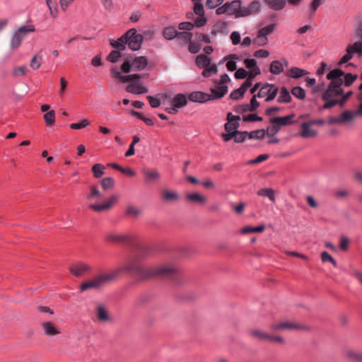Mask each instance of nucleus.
<instances>
[{
    "mask_svg": "<svg viewBox=\"0 0 362 362\" xmlns=\"http://www.w3.org/2000/svg\"><path fill=\"white\" fill-rule=\"evenodd\" d=\"M325 103L322 105V109H329L336 105H339L338 99L329 98L328 100H323Z\"/></svg>",
    "mask_w": 362,
    "mask_h": 362,
    "instance_id": "obj_59",
    "label": "nucleus"
},
{
    "mask_svg": "<svg viewBox=\"0 0 362 362\" xmlns=\"http://www.w3.org/2000/svg\"><path fill=\"white\" fill-rule=\"evenodd\" d=\"M117 199V197L116 196L113 195L110 197V199H108V201L106 203L101 204H93L89 206V208L91 209L92 210H93L95 211H98V212L108 210L112 206V205L114 204V203L115 202Z\"/></svg>",
    "mask_w": 362,
    "mask_h": 362,
    "instance_id": "obj_18",
    "label": "nucleus"
},
{
    "mask_svg": "<svg viewBox=\"0 0 362 362\" xmlns=\"http://www.w3.org/2000/svg\"><path fill=\"white\" fill-rule=\"evenodd\" d=\"M358 36L360 40L355 42L353 45H349L346 49V54L341 57L339 65L346 64L352 59L354 54L362 55V22L359 23L357 29Z\"/></svg>",
    "mask_w": 362,
    "mask_h": 362,
    "instance_id": "obj_6",
    "label": "nucleus"
},
{
    "mask_svg": "<svg viewBox=\"0 0 362 362\" xmlns=\"http://www.w3.org/2000/svg\"><path fill=\"white\" fill-rule=\"evenodd\" d=\"M224 0H206V7L208 9H213L220 6Z\"/></svg>",
    "mask_w": 362,
    "mask_h": 362,
    "instance_id": "obj_58",
    "label": "nucleus"
},
{
    "mask_svg": "<svg viewBox=\"0 0 362 362\" xmlns=\"http://www.w3.org/2000/svg\"><path fill=\"white\" fill-rule=\"evenodd\" d=\"M98 318L101 322H105L110 319L107 311L103 305L98 307Z\"/></svg>",
    "mask_w": 362,
    "mask_h": 362,
    "instance_id": "obj_37",
    "label": "nucleus"
},
{
    "mask_svg": "<svg viewBox=\"0 0 362 362\" xmlns=\"http://www.w3.org/2000/svg\"><path fill=\"white\" fill-rule=\"evenodd\" d=\"M294 114H291L285 117H273L269 119V122L276 123L281 129V127H285L293 124L294 121L293 120V119L294 118Z\"/></svg>",
    "mask_w": 362,
    "mask_h": 362,
    "instance_id": "obj_16",
    "label": "nucleus"
},
{
    "mask_svg": "<svg viewBox=\"0 0 362 362\" xmlns=\"http://www.w3.org/2000/svg\"><path fill=\"white\" fill-rule=\"evenodd\" d=\"M344 356L346 361L350 362H362V352L351 348L344 349Z\"/></svg>",
    "mask_w": 362,
    "mask_h": 362,
    "instance_id": "obj_14",
    "label": "nucleus"
},
{
    "mask_svg": "<svg viewBox=\"0 0 362 362\" xmlns=\"http://www.w3.org/2000/svg\"><path fill=\"white\" fill-rule=\"evenodd\" d=\"M277 101L279 103H290L291 101V96L290 93L285 87H282L280 90V95Z\"/></svg>",
    "mask_w": 362,
    "mask_h": 362,
    "instance_id": "obj_29",
    "label": "nucleus"
},
{
    "mask_svg": "<svg viewBox=\"0 0 362 362\" xmlns=\"http://www.w3.org/2000/svg\"><path fill=\"white\" fill-rule=\"evenodd\" d=\"M69 272L76 277H81L92 271V267L83 262H77L69 267Z\"/></svg>",
    "mask_w": 362,
    "mask_h": 362,
    "instance_id": "obj_12",
    "label": "nucleus"
},
{
    "mask_svg": "<svg viewBox=\"0 0 362 362\" xmlns=\"http://www.w3.org/2000/svg\"><path fill=\"white\" fill-rule=\"evenodd\" d=\"M312 124L308 121L301 124V132H300V136L303 138H312L317 134V132L312 128Z\"/></svg>",
    "mask_w": 362,
    "mask_h": 362,
    "instance_id": "obj_17",
    "label": "nucleus"
},
{
    "mask_svg": "<svg viewBox=\"0 0 362 362\" xmlns=\"http://www.w3.org/2000/svg\"><path fill=\"white\" fill-rule=\"evenodd\" d=\"M269 70L273 74H279L283 71V64L279 61H273L270 64Z\"/></svg>",
    "mask_w": 362,
    "mask_h": 362,
    "instance_id": "obj_35",
    "label": "nucleus"
},
{
    "mask_svg": "<svg viewBox=\"0 0 362 362\" xmlns=\"http://www.w3.org/2000/svg\"><path fill=\"white\" fill-rule=\"evenodd\" d=\"M186 201L189 204L204 205L207 202V198L199 192H193L186 194Z\"/></svg>",
    "mask_w": 362,
    "mask_h": 362,
    "instance_id": "obj_15",
    "label": "nucleus"
},
{
    "mask_svg": "<svg viewBox=\"0 0 362 362\" xmlns=\"http://www.w3.org/2000/svg\"><path fill=\"white\" fill-rule=\"evenodd\" d=\"M201 46L198 42H190L188 49L192 54H196L200 50Z\"/></svg>",
    "mask_w": 362,
    "mask_h": 362,
    "instance_id": "obj_64",
    "label": "nucleus"
},
{
    "mask_svg": "<svg viewBox=\"0 0 362 362\" xmlns=\"http://www.w3.org/2000/svg\"><path fill=\"white\" fill-rule=\"evenodd\" d=\"M265 1L269 8L276 11L281 10L286 6L285 0H265Z\"/></svg>",
    "mask_w": 362,
    "mask_h": 362,
    "instance_id": "obj_27",
    "label": "nucleus"
},
{
    "mask_svg": "<svg viewBox=\"0 0 362 362\" xmlns=\"http://www.w3.org/2000/svg\"><path fill=\"white\" fill-rule=\"evenodd\" d=\"M239 127V123L227 122L225 124V130L227 132H236L237 129Z\"/></svg>",
    "mask_w": 362,
    "mask_h": 362,
    "instance_id": "obj_60",
    "label": "nucleus"
},
{
    "mask_svg": "<svg viewBox=\"0 0 362 362\" xmlns=\"http://www.w3.org/2000/svg\"><path fill=\"white\" fill-rule=\"evenodd\" d=\"M306 74L307 72L303 69L298 67H293L287 72L286 75L289 77L298 78L305 75Z\"/></svg>",
    "mask_w": 362,
    "mask_h": 362,
    "instance_id": "obj_30",
    "label": "nucleus"
},
{
    "mask_svg": "<svg viewBox=\"0 0 362 362\" xmlns=\"http://www.w3.org/2000/svg\"><path fill=\"white\" fill-rule=\"evenodd\" d=\"M272 125L269 127L266 131V134L268 136H274L280 131V128L276 123H271Z\"/></svg>",
    "mask_w": 362,
    "mask_h": 362,
    "instance_id": "obj_56",
    "label": "nucleus"
},
{
    "mask_svg": "<svg viewBox=\"0 0 362 362\" xmlns=\"http://www.w3.org/2000/svg\"><path fill=\"white\" fill-rule=\"evenodd\" d=\"M194 3L193 11L195 14L203 13V5L202 4V0H191Z\"/></svg>",
    "mask_w": 362,
    "mask_h": 362,
    "instance_id": "obj_54",
    "label": "nucleus"
},
{
    "mask_svg": "<svg viewBox=\"0 0 362 362\" xmlns=\"http://www.w3.org/2000/svg\"><path fill=\"white\" fill-rule=\"evenodd\" d=\"M260 9V3L259 1H255L252 2L248 6H243V13H240V16L243 17L247 16L249 15L255 13Z\"/></svg>",
    "mask_w": 362,
    "mask_h": 362,
    "instance_id": "obj_22",
    "label": "nucleus"
},
{
    "mask_svg": "<svg viewBox=\"0 0 362 362\" xmlns=\"http://www.w3.org/2000/svg\"><path fill=\"white\" fill-rule=\"evenodd\" d=\"M344 74V72L339 69H334L327 74V78L331 81L327 90L322 93V100H328L329 98L337 99V97L343 94L344 90L341 86L343 84L342 76Z\"/></svg>",
    "mask_w": 362,
    "mask_h": 362,
    "instance_id": "obj_4",
    "label": "nucleus"
},
{
    "mask_svg": "<svg viewBox=\"0 0 362 362\" xmlns=\"http://www.w3.org/2000/svg\"><path fill=\"white\" fill-rule=\"evenodd\" d=\"M148 63L146 57L140 56L134 58L127 57L121 66V72L129 73L132 71L144 69Z\"/></svg>",
    "mask_w": 362,
    "mask_h": 362,
    "instance_id": "obj_5",
    "label": "nucleus"
},
{
    "mask_svg": "<svg viewBox=\"0 0 362 362\" xmlns=\"http://www.w3.org/2000/svg\"><path fill=\"white\" fill-rule=\"evenodd\" d=\"M234 141L236 143L243 142L247 137V132H239L236 131L234 134Z\"/></svg>",
    "mask_w": 362,
    "mask_h": 362,
    "instance_id": "obj_52",
    "label": "nucleus"
},
{
    "mask_svg": "<svg viewBox=\"0 0 362 362\" xmlns=\"http://www.w3.org/2000/svg\"><path fill=\"white\" fill-rule=\"evenodd\" d=\"M178 194L174 192L164 190L163 192V199L165 202H173L178 199Z\"/></svg>",
    "mask_w": 362,
    "mask_h": 362,
    "instance_id": "obj_40",
    "label": "nucleus"
},
{
    "mask_svg": "<svg viewBox=\"0 0 362 362\" xmlns=\"http://www.w3.org/2000/svg\"><path fill=\"white\" fill-rule=\"evenodd\" d=\"M43 118L47 126H52L55 122V112L49 110L44 114Z\"/></svg>",
    "mask_w": 362,
    "mask_h": 362,
    "instance_id": "obj_38",
    "label": "nucleus"
},
{
    "mask_svg": "<svg viewBox=\"0 0 362 362\" xmlns=\"http://www.w3.org/2000/svg\"><path fill=\"white\" fill-rule=\"evenodd\" d=\"M266 131L264 129H257L255 131L247 132V137L250 139H262L264 137Z\"/></svg>",
    "mask_w": 362,
    "mask_h": 362,
    "instance_id": "obj_36",
    "label": "nucleus"
},
{
    "mask_svg": "<svg viewBox=\"0 0 362 362\" xmlns=\"http://www.w3.org/2000/svg\"><path fill=\"white\" fill-rule=\"evenodd\" d=\"M42 62V54L41 52H38L32 58V59L30 61V67L33 69L36 70L40 68V66H41Z\"/></svg>",
    "mask_w": 362,
    "mask_h": 362,
    "instance_id": "obj_31",
    "label": "nucleus"
},
{
    "mask_svg": "<svg viewBox=\"0 0 362 362\" xmlns=\"http://www.w3.org/2000/svg\"><path fill=\"white\" fill-rule=\"evenodd\" d=\"M105 240L114 244L127 243L132 245L136 241V237L132 235L110 232L106 234Z\"/></svg>",
    "mask_w": 362,
    "mask_h": 362,
    "instance_id": "obj_9",
    "label": "nucleus"
},
{
    "mask_svg": "<svg viewBox=\"0 0 362 362\" xmlns=\"http://www.w3.org/2000/svg\"><path fill=\"white\" fill-rule=\"evenodd\" d=\"M268 42L267 37L261 35L259 33H257V37L253 40L254 45L257 46H264Z\"/></svg>",
    "mask_w": 362,
    "mask_h": 362,
    "instance_id": "obj_49",
    "label": "nucleus"
},
{
    "mask_svg": "<svg viewBox=\"0 0 362 362\" xmlns=\"http://www.w3.org/2000/svg\"><path fill=\"white\" fill-rule=\"evenodd\" d=\"M180 33H179L174 26L167 27L163 30V36L167 40H173L175 37H179Z\"/></svg>",
    "mask_w": 362,
    "mask_h": 362,
    "instance_id": "obj_26",
    "label": "nucleus"
},
{
    "mask_svg": "<svg viewBox=\"0 0 362 362\" xmlns=\"http://www.w3.org/2000/svg\"><path fill=\"white\" fill-rule=\"evenodd\" d=\"M245 66L250 69L249 75L252 78L260 74L261 71L259 68L257 66V61L254 59H246L244 61Z\"/></svg>",
    "mask_w": 362,
    "mask_h": 362,
    "instance_id": "obj_21",
    "label": "nucleus"
},
{
    "mask_svg": "<svg viewBox=\"0 0 362 362\" xmlns=\"http://www.w3.org/2000/svg\"><path fill=\"white\" fill-rule=\"evenodd\" d=\"M250 334L252 337L261 341H269L280 344H283L285 342V340L282 337L271 334L259 329H254L250 330Z\"/></svg>",
    "mask_w": 362,
    "mask_h": 362,
    "instance_id": "obj_10",
    "label": "nucleus"
},
{
    "mask_svg": "<svg viewBox=\"0 0 362 362\" xmlns=\"http://www.w3.org/2000/svg\"><path fill=\"white\" fill-rule=\"evenodd\" d=\"M349 238L346 236H341L340 238V244H339L340 249L342 250L343 251H346L349 248Z\"/></svg>",
    "mask_w": 362,
    "mask_h": 362,
    "instance_id": "obj_63",
    "label": "nucleus"
},
{
    "mask_svg": "<svg viewBox=\"0 0 362 362\" xmlns=\"http://www.w3.org/2000/svg\"><path fill=\"white\" fill-rule=\"evenodd\" d=\"M218 71V68L216 65L213 64L211 66H209L207 67H204V71H202V76L204 77H209L211 74H216Z\"/></svg>",
    "mask_w": 362,
    "mask_h": 362,
    "instance_id": "obj_47",
    "label": "nucleus"
},
{
    "mask_svg": "<svg viewBox=\"0 0 362 362\" xmlns=\"http://www.w3.org/2000/svg\"><path fill=\"white\" fill-rule=\"evenodd\" d=\"M339 117L341 124H345L352 122L356 117V115L354 111L345 110L341 112Z\"/></svg>",
    "mask_w": 362,
    "mask_h": 362,
    "instance_id": "obj_24",
    "label": "nucleus"
},
{
    "mask_svg": "<svg viewBox=\"0 0 362 362\" xmlns=\"http://www.w3.org/2000/svg\"><path fill=\"white\" fill-rule=\"evenodd\" d=\"M188 98L192 102L203 103L211 100V96L206 93L194 91L189 94Z\"/></svg>",
    "mask_w": 362,
    "mask_h": 362,
    "instance_id": "obj_19",
    "label": "nucleus"
},
{
    "mask_svg": "<svg viewBox=\"0 0 362 362\" xmlns=\"http://www.w3.org/2000/svg\"><path fill=\"white\" fill-rule=\"evenodd\" d=\"M257 94L254 95L252 96V98H251L250 100V103L249 104H247V106L249 107V111L250 112H253L255 110H256L258 107L259 106V103L257 100L256 98H257Z\"/></svg>",
    "mask_w": 362,
    "mask_h": 362,
    "instance_id": "obj_55",
    "label": "nucleus"
},
{
    "mask_svg": "<svg viewBox=\"0 0 362 362\" xmlns=\"http://www.w3.org/2000/svg\"><path fill=\"white\" fill-rule=\"evenodd\" d=\"M102 187L105 190L113 187L115 185V180L112 177H105L101 180Z\"/></svg>",
    "mask_w": 362,
    "mask_h": 362,
    "instance_id": "obj_48",
    "label": "nucleus"
},
{
    "mask_svg": "<svg viewBox=\"0 0 362 362\" xmlns=\"http://www.w3.org/2000/svg\"><path fill=\"white\" fill-rule=\"evenodd\" d=\"M228 6V14L235 15L236 18L243 17L240 16L243 13V6H241V2L239 0L233 1L230 3H226Z\"/></svg>",
    "mask_w": 362,
    "mask_h": 362,
    "instance_id": "obj_13",
    "label": "nucleus"
},
{
    "mask_svg": "<svg viewBox=\"0 0 362 362\" xmlns=\"http://www.w3.org/2000/svg\"><path fill=\"white\" fill-rule=\"evenodd\" d=\"M230 77L225 74L221 76L219 81H214V86L211 88V94L210 95L211 96V99L221 98L226 94L228 87L226 84L230 81Z\"/></svg>",
    "mask_w": 362,
    "mask_h": 362,
    "instance_id": "obj_8",
    "label": "nucleus"
},
{
    "mask_svg": "<svg viewBox=\"0 0 362 362\" xmlns=\"http://www.w3.org/2000/svg\"><path fill=\"white\" fill-rule=\"evenodd\" d=\"M90 124V121L88 119H82L78 122L71 123L70 124V127L72 129H81L89 126Z\"/></svg>",
    "mask_w": 362,
    "mask_h": 362,
    "instance_id": "obj_42",
    "label": "nucleus"
},
{
    "mask_svg": "<svg viewBox=\"0 0 362 362\" xmlns=\"http://www.w3.org/2000/svg\"><path fill=\"white\" fill-rule=\"evenodd\" d=\"M279 93V88L274 84L265 83L259 90L257 96L258 98H265L266 102L273 100Z\"/></svg>",
    "mask_w": 362,
    "mask_h": 362,
    "instance_id": "obj_11",
    "label": "nucleus"
},
{
    "mask_svg": "<svg viewBox=\"0 0 362 362\" xmlns=\"http://www.w3.org/2000/svg\"><path fill=\"white\" fill-rule=\"evenodd\" d=\"M357 78V75L352 74L350 73L345 74L342 76L343 83H344L345 86H350Z\"/></svg>",
    "mask_w": 362,
    "mask_h": 362,
    "instance_id": "obj_41",
    "label": "nucleus"
},
{
    "mask_svg": "<svg viewBox=\"0 0 362 362\" xmlns=\"http://www.w3.org/2000/svg\"><path fill=\"white\" fill-rule=\"evenodd\" d=\"M270 329L274 331L298 330L308 332L310 330V327L308 325L296 321H281L274 322L270 325Z\"/></svg>",
    "mask_w": 362,
    "mask_h": 362,
    "instance_id": "obj_7",
    "label": "nucleus"
},
{
    "mask_svg": "<svg viewBox=\"0 0 362 362\" xmlns=\"http://www.w3.org/2000/svg\"><path fill=\"white\" fill-rule=\"evenodd\" d=\"M101 198V193L100 192L98 188L95 185H93L90 187V192L87 195V199L89 200L92 199H100Z\"/></svg>",
    "mask_w": 362,
    "mask_h": 362,
    "instance_id": "obj_39",
    "label": "nucleus"
},
{
    "mask_svg": "<svg viewBox=\"0 0 362 362\" xmlns=\"http://www.w3.org/2000/svg\"><path fill=\"white\" fill-rule=\"evenodd\" d=\"M150 252L151 251L148 248H139L136 254L125 265L108 273L97 275L89 281L82 283L80 286L81 291L83 292L93 288L98 289L105 284L115 281L122 272L131 273L139 280L146 279L156 276L173 279L180 277L178 269L171 264L147 268L141 267L139 264L140 260Z\"/></svg>",
    "mask_w": 362,
    "mask_h": 362,
    "instance_id": "obj_1",
    "label": "nucleus"
},
{
    "mask_svg": "<svg viewBox=\"0 0 362 362\" xmlns=\"http://www.w3.org/2000/svg\"><path fill=\"white\" fill-rule=\"evenodd\" d=\"M291 93L298 99L303 100L305 97V92L303 88L300 86L293 87Z\"/></svg>",
    "mask_w": 362,
    "mask_h": 362,
    "instance_id": "obj_46",
    "label": "nucleus"
},
{
    "mask_svg": "<svg viewBox=\"0 0 362 362\" xmlns=\"http://www.w3.org/2000/svg\"><path fill=\"white\" fill-rule=\"evenodd\" d=\"M42 327L47 335L54 336L59 333L51 322H45L42 324Z\"/></svg>",
    "mask_w": 362,
    "mask_h": 362,
    "instance_id": "obj_33",
    "label": "nucleus"
},
{
    "mask_svg": "<svg viewBox=\"0 0 362 362\" xmlns=\"http://www.w3.org/2000/svg\"><path fill=\"white\" fill-rule=\"evenodd\" d=\"M269 158V155L268 154H261L259 156H258L255 159H253V160H250L248 163L249 164H258V163H260L263 161H265L266 160H267Z\"/></svg>",
    "mask_w": 362,
    "mask_h": 362,
    "instance_id": "obj_61",
    "label": "nucleus"
},
{
    "mask_svg": "<svg viewBox=\"0 0 362 362\" xmlns=\"http://www.w3.org/2000/svg\"><path fill=\"white\" fill-rule=\"evenodd\" d=\"M197 15L198 16V18L195 20L194 25L197 28H202L205 25L207 22V19L204 16V9L203 8V13Z\"/></svg>",
    "mask_w": 362,
    "mask_h": 362,
    "instance_id": "obj_50",
    "label": "nucleus"
},
{
    "mask_svg": "<svg viewBox=\"0 0 362 362\" xmlns=\"http://www.w3.org/2000/svg\"><path fill=\"white\" fill-rule=\"evenodd\" d=\"M353 95L352 91H349L346 93L345 94H342L341 96V98L338 99L339 105L340 107H343L346 102L348 100V99Z\"/></svg>",
    "mask_w": 362,
    "mask_h": 362,
    "instance_id": "obj_62",
    "label": "nucleus"
},
{
    "mask_svg": "<svg viewBox=\"0 0 362 362\" xmlns=\"http://www.w3.org/2000/svg\"><path fill=\"white\" fill-rule=\"evenodd\" d=\"M35 29L33 25H23L20 27L14 33L22 41L23 38L30 33L35 32Z\"/></svg>",
    "mask_w": 362,
    "mask_h": 362,
    "instance_id": "obj_23",
    "label": "nucleus"
},
{
    "mask_svg": "<svg viewBox=\"0 0 362 362\" xmlns=\"http://www.w3.org/2000/svg\"><path fill=\"white\" fill-rule=\"evenodd\" d=\"M259 196L267 197L272 202H275L274 191L271 188H262L257 192Z\"/></svg>",
    "mask_w": 362,
    "mask_h": 362,
    "instance_id": "obj_32",
    "label": "nucleus"
},
{
    "mask_svg": "<svg viewBox=\"0 0 362 362\" xmlns=\"http://www.w3.org/2000/svg\"><path fill=\"white\" fill-rule=\"evenodd\" d=\"M196 64L199 68H204L210 66L211 59L204 54H199L196 57Z\"/></svg>",
    "mask_w": 362,
    "mask_h": 362,
    "instance_id": "obj_28",
    "label": "nucleus"
},
{
    "mask_svg": "<svg viewBox=\"0 0 362 362\" xmlns=\"http://www.w3.org/2000/svg\"><path fill=\"white\" fill-rule=\"evenodd\" d=\"M275 29V25L274 24H270L267 26H265L262 28H261L258 33H259L261 35L267 37L268 35L272 34Z\"/></svg>",
    "mask_w": 362,
    "mask_h": 362,
    "instance_id": "obj_53",
    "label": "nucleus"
},
{
    "mask_svg": "<svg viewBox=\"0 0 362 362\" xmlns=\"http://www.w3.org/2000/svg\"><path fill=\"white\" fill-rule=\"evenodd\" d=\"M111 72L112 76L122 83H130L125 87V90L127 93L139 95L146 93L148 91V87L144 86L140 81L144 74L122 75L121 71L115 66L111 69Z\"/></svg>",
    "mask_w": 362,
    "mask_h": 362,
    "instance_id": "obj_2",
    "label": "nucleus"
},
{
    "mask_svg": "<svg viewBox=\"0 0 362 362\" xmlns=\"http://www.w3.org/2000/svg\"><path fill=\"white\" fill-rule=\"evenodd\" d=\"M323 0H313V1L310 4V13H309V18L312 19L315 16V11L321 5Z\"/></svg>",
    "mask_w": 362,
    "mask_h": 362,
    "instance_id": "obj_45",
    "label": "nucleus"
},
{
    "mask_svg": "<svg viewBox=\"0 0 362 362\" xmlns=\"http://www.w3.org/2000/svg\"><path fill=\"white\" fill-rule=\"evenodd\" d=\"M245 91L241 89V87L231 92L230 97L233 100H238L242 98Z\"/></svg>",
    "mask_w": 362,
    "mask_h": 362,
    "instance_id": "obj_57",
    "label": "nucleus"
},
{
    "mask_svg": "<svg viewBox=\"0 0 362 362\" xmlns=\"http://www.w3.org/2000/svg\"><path fill=\"white\" fill-rule=\"evenodd\" d=\"M142 172L147 181L155 180L159 177V174L156 170H143Z\"/></svg>",
    "mask_w": 362,
    "mask_h": 362,
    "instance_id": "obj_44",
    "label": "nucleus"
},
{
    "mask_svg": "<svg viewBox=\"0 0 362 362\" xmlns=\"http://www.w3.org/2000/svg\"><path fill=\"white\" fill-rule=\"evenodd\" d=\"M105 166L100 163H96L92 166V172L93 173V176L95 178H100L101 177L103 174L105 173Z\"/></svg>",
    "mask_w": 362,
    "mask_h": 362,
    "instance_id": "obj_34",
    "label": "nucleus"
},
{
    "mask_svg": "<svg viewBox=\"0 0 362 362\" xmlns=\"http://www.w3.org/2000/svg\"><path fill=\"white\" fill-rule=\"evenodd\" d=\"M143 40V35L135 28H132L117 40H111L110 45L119 51L124 50L127 45L130 49L136 51L141 48Z\"/></svg>",
    "mask_w": 362,
    "mask_h": 362,
    "instance_id": "obj_3",
    "label": "nucleus"
},
{
    "mask_svg": "<svg viewBox=\"0 0 362 362\" xmlns=\"http://www.w3.org/2000/svg\"><path fill=\"white\" fill-rule=\"evenodd\" d=\"M172 105L174 107H168L166 111L169 114H175L177 109L181 107V93H177L172 100Z\"/></svg>",
    "mask_w": 362,
    "mask_h": 362,
    "instance_id": "obj_25",
    "label": "nucleus"
},
{
    "mask_svg": "<svg viewBox=\"0 0 362 362\" xmlns=\"http://www.w3.org/2000/svg\"><path fill=\"white\" fill-rule=\"evenodd\" d=\"M117 49L112 50L107 57V60L111 63L117 62L120 57H122V54Z\"/></svg>",
    "mask_w": 362,
    "mask_h": 362,
    "instance_id": "obj_43",
    "label": "nucleus"
},
{
    "mask_svg": "<svg viewBox=\"0 0 362 362\" xmlns=\"http://www.w3.org/2000/svg\"><path fill=\"white\" fill-rule=\"evenodd\" d=\"M168 95L165 93H158L156 97L148 95L147 99L151 107H158L162 103H165Z\"/></svg>",
    "mask_w": 362,
    "mask_h": 362,
    "instance_id": "obj_20",
    "label": "nucleus"
},
{
    "mask_svg": "<svg viewBox=\"0 0 362 362\" xmlns=\"http://www.w3.org/2000/svg\"><path fill=\"white\" fill-rule=\"evenodd\" d=\"M321 259L323 262H329L334 267L337 266L335 259L327 252L325 251L321 253Z\"/></svg>",
    "mask_w": 362,
    "mask_h": 362,
    "instance_id": "obj_51",
    "label": "nucleus"
}]
</instances>
